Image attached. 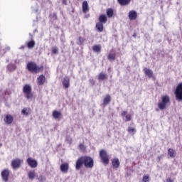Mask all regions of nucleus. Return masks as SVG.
I'll list each match as a JSON object with an SVG mask.
<instances>
[{"label":"nucleus","mask_w":182,"mask_h":182,"mask_svg":"<svg viewBox=\"0 0 182 182\" xmlns=\"http://www.w3.org/2000/svg\"><path fill=\"white\" fill-rule=\"evenodd\" d=\"M94 52L99 53L102 50V46L100 45H95L92 47Z\"/></svg>","instance_id":"cd10ccee"},{"label":"nucleus","mask_w":182,"mask_h":182,"mask_svg":"<svg viewBox=\"0 0 182 182\" xmlns=\"http://www.w3.org/2000/svg\"><path fill=\"white\" fill-rule=\"evenodd\" d=\"M142 181H144V182H147V181H149V176H143Z\"/></svg>","instance_id":"58836bf2"},{"label":"nucleus","mask_w":182,"mask_h":182,"mask_svg":"<svg viewBox=\"0 0 182 182\" xmlns=\"http://www.w3.org/2000/svg\"><path fill=\"white\" fill-rule=\"evenodd\" d=\"M21 114H23V116H28V114H29V112H28V109L27 108H23L21 110Z\"/></svg>","instance_id":"f704fd0d"},{"label":"nucleus","mask_w":182,"mask_h":182,"mask_svg":"<svg viewBox=\"0 0 182 182\" xmlns=\"http://www.w3.org/2000/svg\"><path fill=\"white\" fill-rule=\"evenodd\" d=\"M158 107L159 109H160V110H165V109H166L167 107V105L164 102H162V101H161L158 104Z\"/></svg>","instance_id":"bb28decb"},{"label":"nucleus","mask_w":182,"mask_h":182,"mask_svg":"<svg viewBox=\"0 0 182 182\" xmlns=\"http://www.w3.org/2000/svg\"><path fill=\"white\" fill-rule=\"evenodd\" d=\"M25 47H23V46H22L21 47H20V49H24Z\"/></svg>","instance_id":"de8ad7c7"},{"label":"nucleus","mask_w":182,"mask_h":182,"mask_svg":"<svg viewBox=\"0 0 182 182\" xmlns=\"http://www.w3.org/2000/svg\"><path fill=\"white\" fill-rule=\"evenodd\" d=\"M79 148L81 151H85V150H86V146H85V145H83L82 144H80L79 145Z\"/></svg>","instance_id":"e433bc0d"},{"label":"nucleus","mask_w":182,"mask_h":182,"mask_svg":"<svg viewBox=\"0 0 182 182\" xmlns=\"http://www.w3.org/2000/svg\"><path fill=\"white\" fill-rule=\"evenodd\" d=\"M15 69H16V65H15V64H10L7 66V70L9 72H14V70H15Z\"/></svg>","instance_id":"c85d7f7f"},{"label":"nucleus","mask_w":182,"mask_h":182,"mask_svg":"<svg viewBox=\"0 0 182 182\" xmlns=\"http://www.w3.org/2000/svg\"><path fill=\"white\" fill-rule=\"evenodd\" d=\"M168 154L170 156V157H175L176 151H174L173 149H169L168 151Z\"/></svg>","instance_id":"7c9ffc66"},{"label":"nucleus","mask_w":182,"mask_h":182,"mask_svg":"<svg viewBox=\"0 0 182 182\" xmlns=\"http://www.w3.org/2000/svg\"><path fill=\"white\" fill-rule=\"evenodd\" d=\"M23 92L25 93V95H26V99H32V87H31V85H26L23 87Z\"/></svg>","instance_id":"7ed1b4c3"},{"label":"nucleus","mask_w":182,"mask_h":182,"mask_svg":"<svg viewBox=\"0 0 182 182\" xmlns=\"http://www.w3.org/2000/svg\"><path fill=\"white\" fill-rule=\"evenodd\" d=\"M83 164H84L83 156H82L77 160L76 164H75V169L80 170V168H82Z\"/></svg>","instance_id":"6e6552de"},{"label":"nucleus","mask_w":182,"mask_h":182,"mask_svg":"<svg viewBox=\"0 0 182 182\" xmlns=\"http://www.w3.org/2000/svg\"><path fill=\"white\" fill-rule=\"evenodd\" d=\"M112 166H113V168H119L120 166V161H119V159L115 158L113 159Z\"/></svg>","instance_id":"dca6fc26"},{"label":"nucleus","mask_w":182,"mask_h":182,"mask_svg":"<svg viewBox=\"0 0 182 182\" xmlns=\"http://www.w3.org/2000/svg\"><path fill=\"white\" fill-rule=\"evenodd\" d=\"M38 181L40 182H45L46 181V178H45V176L41 175L39 177H38Z\"/></svg>","instance_id":"c9c22d12"},{"label":"nucleus","mask_w":182,"mask_h":182,"mask_svg":"<svg viewBox=\"0 0 182 182\" xmlns=\"http://www.w3.org/2000/svg\"><path fill=\"white\" fill-rule=\"evenodd\" d=\"M108 59L109 60H114L116 59V54L109 53L108 55Z\"/></svg>","instance_id":"473e14b6"},{"label":"nucleus","mask_w":182,"mask_h":182,"mask_svg":"<svg viewBox=\"0 0 182 182\" xmlns=\"http://www.w3.org/2000/svg\"><path fill=\"white\" fill-rule=\"evenodd\" d=\"M84 166L86 168H93L94 162L93 159L90 156H82Z\"/></svg>","instance_id":"f03ea898"},{"label":"nucleus","mask_w":182,"mask_h":182,"mask_svg":"<svg viewBox=\"0 0 182 182\" xmlns=\"http://www.w3.org/2000/svg\"><path fill=\"white\" fill-rule=\"evenodd\" d=\"M166 181H167V182H173V180H171V178H168L166 179Z\"/></svg>","instance_id":"a19ab883"},{"label":"nucleus","mask_w":182,"mask_h":182,"mask_svg":"<svg viewBox=\"0 0 182 182\" xmlns=\"http://www.w3.org/2000/svg\"><path fill=\"white\" fill-rule=\"evenodd\" d=\"M90 82L92 85H95V81L93 80H90Z\"/></svg>","instance_id":"79ce46f5"},{"label":"nucleus","mask_w":182,"mask_h":182,"mask_svg":"<svg viewBox=\"0 0 182 182\" xmlns=\"http://www.w3.org/2000/svg\"><path fill=\"white\" fill-rule=\"evenodd\" d=\"M63 85L65 89H69V86H70V78L69 77H65L63 80Z\"/></svg>","instance_id":"1a4fd4ad"},{"label":"nucleus","mask_w":182,"mask_h":182,"mask_svg":"<svg viewBox=\"0 0 182 182\" xmlns=\"http://www.w3.org/2000/svg\"><path fill=\"white\" fill-rule=\"evenodd\" d=\"M63 4H66V1L65 0L63 1Z\"/></svg>","instance_id":"09e8293b"},{"label":"nucleus","mask_w":182,"mask_h":182,"mask_svg":"<svg viewBox=\"0 0 182 182\" xmlns=\"http://www.w3.org/2000/svg\"><path fill=\"white\" fill-rule=\"evenodd\" d=\"M175 95L176 97V100H178L179 102H181L182 100V83H180L176 87V89L175 90Z\"/></svg>","instance_id":"20e7f679"},{"label":"nucleus","mask_w":182,"mask_h":182,"mask_svg":"<svg viewBox=\"0 0 182 182\" xmlns=\"http://www.w3.org/2000/svg\"><path fill=\"white\" fill-rule=\"evenodd\" d=\"M53 18H55L56 19V14H53Z\"/></svg>","instance_id":"a18cd8bd"},{"label":"nucleus","mask_w":182,"mask_h":182,"mask_svg":"<svg viewBox=\"0 0 182 182\" xmlns=\"http://www.w3.org/2000/svg\"><path fill=\"white\" fill-rule=\"evenodd\" d=\"M136 36H137V34L134 33V34H133V37H134V38H136Z\"/></svg>","instance_id":"49530a36"},{"label":"nucleus","mask_w":182,"mask_h":182,"mask_svg":"<svg viewBox=\"0 0 182 182\" xmlns=\"http://www.w3.org/2000/svg\"><path fill=\"white\" fill-rule=\"evenodd\" d=\"M99 80H106L107 79V74L100 73L98 76Z\"/></svg>","instance_id":"a878e982"},{"label":"nucleus","mask_w":182,"mask_h":182,"mask_svg":"<svg viewBox=\"0 0 182 182\" xmlns=\"http://www.w3.org/2000/svg\"><path fill=\"white\" fill-rule=\"evenodd\" d=\"M23 161L19 159H16L12 161L11 162V166L12 168L14 170H16L17 168H19V167H21V164H22Z\"/></svg>","instance_id":"423d86ee"},{"label":"nucleus","mask_w":182,"mask_h":182,"mask_svg":"<svg viewBox=\"0 0 182 182\" xmlns=\"http://www.w3.org/2000/svg\"><path fill=\"white\" fill-rule=\"evenodd\" d=\"M132 120V116L130 114H127L125 117V122H130Z\"/></svg>","instance_id":"4c0bfd02"},{"label":"nucleus","mask_w":182,"mask_h":182,"mask_svg":"<svg viewBox=\"0 0 182 182\" xmlns=\"http://www.w3.org/2000/svg\"><path fill=\"white\" fill-rule=\"evenodd\" d=\"M103 23H100V21L96 24V28L98 32H103Z\"/></svg>","instance_id":"4be33fe9"},{"label":"nucleus","mask_w":182,"mask_h":182,"mask_svg":"<svg viewBox=\"0 0 182 182\" xmlns=\"http://www.w3.org/2000/svg\"><path fill=\"white\" fill-rule=\"evenodd\" d=\"M144 72L148 77H153V70L149 69V68H144Z\"/></svg>","instance_id":"6ab92c4d"},{"label":"nucleus","mask_w":182,"mask_h":182,"mask_svg":"<svg viewBox=\"0 0 182 182\" xmlns=\"http://www.w3.org/2000/svg\"><path fill=\"white\" fill-rule=\"evenodd\" d=\"M52 53L54 55H58V53H59V48H58V47H53L52 48Z\"/></svg>","instance_id":"72a5a7b5"},{"label":"nucleus","mask_w":182,"mask_h":182,"mask_svg":"<svg viewBox=\"0 0 182 182\" xmlns=\"http://www.w3.org/2000/svg\"><path fill=\"white\" fill-rule=\"evenodd\" d=\"M110 100H111L110 95H106V97L104 98V100H103V105H109V103H110Z\"/></svg>","instance_id":"393cba45"},{"label":"nucleus","mask_w":182,"mask_h":182,"mask_svg":"<svg viewBox=\"0 0 182 182\" xmlns=\"http://www.w3.org/2000/svg\"><path fill=\"white\" fill-rule=\"evenodd\" d=\"M11 48H9V46L6 47V50H10Z\"/></svg>","instance_id":"c03bdc74"},{"label":"nucleus","mask_w":182,"mask_h":182,"mask_svg":"<svg viewBox=\"0 0 182 182\" xmlns=\"http://www.w3.org/2000/svg\"><path fill=\"white\" fill-rule=\"evenodd\" d=\"M27 164H28L31 168H36V167H38V161L32 158H28L27 159Z\"/></svg>","instance_id":"0eeeda50"},{"label":"nucleus","mask_w":182,"mask_h":182,"mask_svg":"<svg viewBox=\"0 0 182 182\" xmlns=\"http://www.w3.org/2000/svg\"><path fill=\"white\" fill-rule=\"evenodd\" d=\"M161 102L168 105V103H170V97H168V95L162 96Z\"/></svg>","instance_id":"aec40b11"},{"label":"nucleus","mask_w":182,"mask_h":182,"mask_svg":"<svg viewBox=\"0 0 182 182\" xmlns=\"http://www.w3.org/2000/svg\"><path fill=\"white\" fill-rule=\"evenodd\" d=\"M2 179L6 182L8 181V177H9V170L5 169L1 172Z\"/></svg>","instance_id":"9b49d317"},{"label":"nucleus","mask_w":182,"mask_h":182,"mask_svg":"<svg viewBox=\"0 0 182 182\" xmlns=\"http://www.w3.org/2000/svg\"><path fill=\"white\" fill-rule=\"evenodd\" d=\"M127 115V112L126 111H123L121 114V116L124 118Z\"/></svg>","instance_id":"ea45409f"},{"label":"nucleus","mask_w":182,"mask_h":182,"mask_svg":"<svg viewBox=\"0 0 182 182\" xmlns=\"http://www.w3.org/2000/svg\"><path fill=\"white\" fill-rule=\"evenodd\" d=\"M27 69L31 73H39V72H42L43 70V66L38 67L36 63L30 62L27 64Z\"/></svg>","instance_id":"f257e3e1"},{"label":"nucleus","mask_w":182,"mask_h":182,"mask_svg":"<svg viewBox=\"0 0 182 182\" xmlns=\"http://www.w3.org/2000/svg\"><path fill=\"white\" fill-rule=\"evenodd\" d=\"M127 132L129 134H131V136H134V134H136V130L134 127H129L127 129Z\"/></svg>","instance_id":"5701e85b"},{"label":"nucleus","mask_w":182,"mask_h":182,"mask_svg":"<svg viewBox=\"0 0 182 182\" xmlns=\"http://www.w3.org/2000/svg\"><path fill=\"white\" fill-rule=\"evenodd\" d=\"M28 176L30 180H34L35 177H36V173H35V171H30Z\"/></svg>","instance_id":"b1692460"},{"label":"nucleus","mask_w":182,"mask_h":182,"mask_svg":"<svg viewBox=\"0 0 182 182\" xmlns=\"http://www.w3.org/2000/svg\"><path fill=\"white\" fill-rule=\"evenodd\" d=\"M82 12L83 14H87L89 12V4L87 1L82 2Z\"/></svg>","instance_id":"4468645a"},{"label":"nucleus","mask_w":182,"mask_h":182,"mask_svg":"<svg viewBox=\"0 0 182 182\" xmlns=\"http://www.w3.org/2000/svg\"><path fill=\"white\" fill-rule=\"evenodd\" d=\"M131 0H118V2L119 5H122V6H126L127 5H129L130 4Z\"/></svg>","instance_id":"412c9836"},{"label":"nucleus","mask_w":182,"mask_h":182,"mask_svg":"<svg viewBox=\"0 0 182 182\" xmlns=\"http://www.w3.org/2000/svg\"><path fill=\"white\" fill-rule=\"evenodd\" d=\"M107 15L108 18H112V16H113V9H108L107 10Z\"/></svg>","instance_id":"2f4dec72"},{"label":"nucleus","mask_w":182,"mask_h":182,"mask_svg":"<svg viewBox=\"0 0 182 182\" xmlns=\"http://www.w3.org/2000/svg\"><path fill=\"white\" fill-rule=\"evenodd\" d=\"M79 39H80V42L81 43H83V40L82 39V38L80 37Z\"/></svg>","instance_id":"37998d69"},{"label":"nucleus","mask_w":182,"mask_h":182,"mask_svg":"<svg viewBox=\"0 0 182 182\" xmlns=\"http://www.w3.org/2000/svg\"><path fill=\"white\" fill-rule=\"evenodd\" d=\"M62 116V113L59 111H53V117L55 120H59L60 119V117Z\"/></svg>","instance_id":"f3484780"},{"label":"nucleus","mask_w":182,"mask_h":182,"mask_svg":"<svg viewBox=\"0 0 182 182\" xmlns=\"http://www.w3.org/2000/svg\"><path fill=\"white\" fill-rule=\"evenodd\" d=\"M46 80V78L44 77L43 75H41L37 78V83L39 86H42L45 84Z\"/></svg>","instance_id":"ddd939ff"},{"label":"nucleus","mask_w":182,"mask_h":182,"mask_svg":"<svg viewBox=\"0 0 182 182\" xmlns=\"http://www.w3.org/2000/svg\"><path fill=\"white\" fill-rule=\"evenodd\" d=\"M99 22L104 24L106 23V22H107V17L106 16V15L102 14L101 16H100Z\"/></svg>","instance_id":"a211bd4d"},{"label":"nucleus","mask_w":182,"mask_h":182,"mask_svg":"<svg viewBox=\"0 0 182 182\" xmlns=\"http://www.w3.org/2000/svg\"><path fill=\"white\" fill-rule=\"evenodd\" d=\"M100 156L104 164H109V156L107 155V153L106 152V151L101 150L100 152Z\"/></svg>","instance_id":"39448f33"},{"label":"nucleus","mask_w":182,"mask_h":182,"mask_svg":"<svg viewBox=\"0 0 182 182\" xmlns=\"http://www.w3.org/2000/svg\"><path fill=\"white\" fill-rule=\"evenodd\" d=\"M128 16L130 21H134L135 19H137V12L134 10H132L129 12Z\"/></svg>","instance_id":"9d476101"},{"label":"nucleus","mask_w":182,"mask_h":182,"mask_svg":"<svg viewBox=\"0 0 182 182\" xmlns=\"http://www.w3.org/2000/svg\"><path fill=\"white\" fill-rule=\"evenodd\" d=\"M35 45H36L35 41H31L28 43L27 46H28V49H32V48H35Z\"/></svg>","instance_id":"c756f323"},{"label":"nucleus","mask_w":182,"mask_h":182,"mask_svg":"<svg viewBox=\"0 0 182 182\" xmlns=\"http://www.w3.org/2000/svg\"><path fill=\"white\" fill-rule=\"evenodd\" d=\"M4 122L6 124H11L14 122V117L11 114H7L4 118Z\"/></svg>","instance_id":"2eb2a0df"},{"label":"nucleus","mask_w":182,"mask_h":182,"mask_svg":"<svg viewBox=\"0 0 182 182\" xmlns=\"http://www.w3.org/2000/svg\"><path fill=\"white\" fill-rule=\"evenodd\" d=\"M60 168L62 173H68V171H69V164L68 163L62 164L60 166Z\"/></svg>","instance_id":"f8f14e48"}]
</instances>
